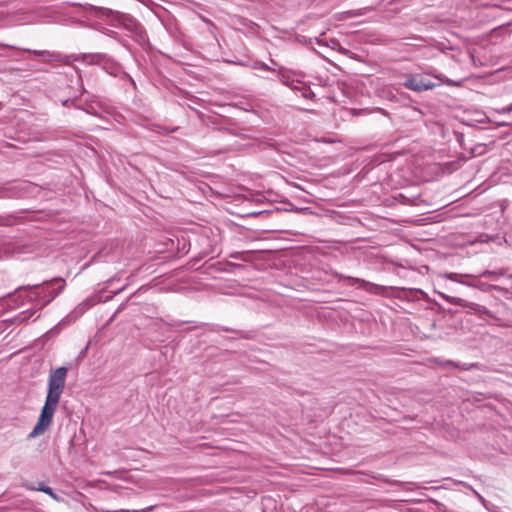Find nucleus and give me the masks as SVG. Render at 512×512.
<instances>
[{
    "label": "nucleus",
    "instance_id": "obj_1",
    "mask_svg": "<svg viewBox=\"0 0 512 512\" xmlns=\"http://www.w3.org/2000/svg\"><path fill=\"white\" fill-rule=\"evenodd\" d=\"M67 373L68 369L66 367H58L50 371L46 400L36 425L28 435L30 439L44 434L51 426L61 395L65 389Z\"/></svg>",
    "mask_w": 512,
    "mask_h": 512
},
{
    "label": "nucleus",
    "instance_id": "obj_2",
    "mask_svg": "<svg viewBox=\"0 0 512 512\" xmlns=\"http://www.w3.org/2000/svg\"><path fill=\"white\" fill-rule=\"evenodd\" d=\"M441 84L458 86L460 83H455L452 80L445 78L442 74L437 73L435 69H430L424 72V74L405 75L402 85L414 92H423L432 90Z\"/></svg>",
    "mask_w": 512,
    "mask_h": 512
},
{
    "label": "nucleus",
    "instance_id": "obj_3",
    "mask_svg": "<svg viewBox=\"0 0 512 512\" xmlns=\"http://www.w3.org/2000/svg\"><path fill=\"white\" fill-rule=\"evenodd\" d=\"M41 293L43 295V302L38 309H43L52 300H54L65 288L66 282L62 278H54L50 281H44Z\"/></svg>",
    "mask_w": 512,
    "mask_h": 512
},
{
    "label": "nucleus",
    "instance_id": "obj_4",
    "mask_svg": "<svg viewBox=\"0 0 512 512\" xmlns=\"http://www.w3.org/2000/svg\"><path fill=\"white\" fill-rule=\"evenodd\" d=\"M345 280L348 281V284L351 286H358L360 288H363L364 290L374 293V294H380V295H388V290L394 289V287H386L381 286L377 284L370 283L368 281L359 279V278H353V277H344Z\"/></svg>",
    "mask_w": 512,
    "mask_h": 512
},
{
    "label": "nucleus",
    "instance_id": "obj_5",
    "mask_svg": "<svg viewBox=\"0 0 512 512\" xmlns=\"http://www.w3.org/2000/svg\"><path fill=\"white\" fill-rule=\"evenodd\" d=\"M440 296L442 299H444L449 304L468 308L469 312L472 314H475V312L478 311V308L480 307V304H477L474 302H467L466 300H464L462 298L449 296V295H446L443 293H441Z\"/></svg>",
    "mask_w": 512,
    "mask_h": 512
},
{
    "label": "nucleus",
    "instance_id": "obj_6",
    "mask_svg": "<svg viewBox=\"0 0 512 512\" xmlns=\"http://www.w3.org/2000/svg\"><path fill=\"white\" fill-rule=\"evenodd\" d=\"M35 56L37 57H40L42 58L44 61H47V62H52V61H63L65 62L66 64H69L70 63V59L73 57V56H66V57H62L59 53H55V52H49V51H39V50H34V51H31Z\"/></svg>",
    "mask_w": 512,
    "mask_h": 512
},
{
    "label": "nucleus",
    "instance_id": "obj_7",
    "mask_svg": "<svg viewBox=\"0 0 512 512\" xmlns=\"http://www.w3.org/2000/svg\"><path fill=\"white\" fill-rule=\"evenodd\" d=\"M41 284L36 285H28L26 287H20L19 289H26L29 291L28 298L29 301L34 303V307L36 310H39L40 304L43 302V295L41 291H38L41 288Z\"/></svg>",
    "mask_w": 512,
    "mask_h": 512
},
{
    "label": "nucleus",
    "instance_id": "obj_8",
    "mask_svg": "<svg viewBox=\"0 0 512 512\" xmlns=\"http://www.w3.org/2000/svg\"><path fill=\"white\" fill-rule=\"evenodd\" d=\"M435 362L443 368L461 369L464 371H469L475 367L474 364H461L452 360H435Z\"/></svg>",
    "mask_w": 512,
    "mask_h": 512
},
{
    "label": "nucleus",
    "instance_id": "obj_9",
    "mask_svg": "<svg viewBox=\"0 0 512 512\" xmlns=\"http://www.w3.org/2000/svg\"><path fill=\"white\" fill-rule=\"evenodd\" d=\"M477 289L482 292H490L492 290H495V291L502 293L505 296L509 293V290L504 287L494 285V284H489L486 282H482V281H480V279L477 282Z\"/></svg>",
    "mask_w": 512,
    "mask_h": 512
},
{
    "label": "nucleus",
    "instance_id": "obj_10",
    "mask_svg": "<svg viewBox=\"0 0 512 512\" xmlns=\"http://www.w3.org/2000/svg\"><path fill=\"white\" fill-rule=\"evenodd\" d=\"M83 61L88 64H101V63H109V59L105 54H85L83 55Z\"/></svg>",
    "mask_w": 512,
    "mask_h": 512
},
{
    "label": "nucleus",
    "instance_id": "obj_11",
    "mask_svg": "<svg viewBox=\"0 0 512 512\" xmlns=\"http://www.w3.org/2000/svg\"><path fill=\"white\" fill-rule=\"evenodd\" d=\"M278 78L284 85L294 90L298 88V85L295 84V81L292 79L290 73L287 72L283 67L278 69Z\"/></svg>",
    "mask_w": 512,
    "mask_h": 512
},
{
    "label": "nucleus",
    "instance_id": "obj_12",
    "mask_svg": "<svg viewBox=\"0 0 512 512\" xmlns=\"http://www.w3.org/2000/svg\"><path fill=\"white\" fill-rule=\"evenodd\" d=\"M124 26L126 29L130 30L131 32H134L140 38H143L142 27L134 18L126 17Z\"/></svg>",
    "mask_w": 512,
    "mask_h": 512
},
{
    "label": "nucleus",
    "instance_id": "obj_13",
    "mask_svg": "<svg viewBox=\"0 0 512 512\" xmlns=\"http://www.w3.org/2000/svg\"><path fill=\"white\" fill-rule=\"evenodd\" d=\"M506 275V269L500 268L497 270H485L481 274H479V277L481 278H488L492 281H496L500 276Z\"/></svg>",
    "mask_w": 512,
    "mask_h": 512
},
{
    "label": "nucleus",
    "instance_id": "obj_14",
    "mask_svg": "<svg viewBox=\"0 0 512 512\" xmlns=\"http://www.w3.org/2000/svg\"><path fill=\"white\" fill-rule=\"evenodd\" d=\"M444 277L451 281L465 284L464 278L470 277V274L446 273Z\"/></svg>",
    "mask_w": 512,
    "mask_h": 512
},
{
    "label": "nucleus",
    "instance_id": "obj_15",
    "mask_svg": "<svg viewBox=\"0 0 512 512\" xmlns=\"http://www.w3.org/2000/svg\"><path fill=\"white\" fill-rule=\"evenodd\" d=\"M475 315L484 320H486L487 318L496 319L493 313L483 305H480L478 311L475 312Z\"/></svg>",
    "mask_w": 512,
    "mask_h": 512
},
{
    "label": "nucleus",
    "instance_id": "obj_16",
    "mask_svg": "<svg viewBox=\"0 0 512 512\" xmlns=\"http://www.w3.org/2000/svg\"><path fill=\"white\" fill-rule=\"evenodd\" d=\"M38 310H36L35 308L33 309H28L26 311H22L21 313H19L15 320L18 321V322H24V321H27L29 320Z\"/></svg>",
    "mask_w": 512,
    "mask_h": 512
},
{
    "label": "nucleus",
    "instance_id": "obj_17",
    "mask_svg": "<svg viewBox=\"0 0 512 512\" xmlns=\"http://www.w3.org/2000/svg\"><path fill=\"white\" fill-rule=\"evenodd\" d=\"M397 289L400 290L407 298L408 297H417L418 294H420L421 296L425 295V293L421 289H415V288H409V289L397 288Z\"/></svg>",
    "mask_w": 512,
    "mask_h": 512
},
{
    "label": "nucleus",
    "instance_id": "obj_18",
    "mask_svg": "<svg viewBox=\"0 0 512 512\" xmlns=\"http://www.w3.org/2000/svg\"><path fill=\"white\" fill-rule=\"evenodd\" d=\"M23 487L26 488L27 490L40 491V492H44V493L47 490V488H49L44 482L38 483L37 486H33L31 484L25 483V484H23Z\"/></svg>",
    "mask_w": 512,
    "mask_h": 512
},
{
    "label": "nucleus",
    "instance_id": "obj_19",
    "mask_svg": "<svg viewBox=\"0 0 512 512\" xmlns=\"http://www.w3.org/2000/svg\"><path fill=\"white\" fill-rule=\"evenodd\" d=\"M251 68L255 70L274 71V68L270 67L262 61H254L251 65Z\"/></svg>",
    "mask_w": 512,
    "mask_h": 512
},
{
    "label": "nucleus",
    "instance_id": "obj_20",
    "mask_svg": "<svg viewBox=\"0 0 512 512\" xmlns=\"http://www.w3.org/2000/svg\"><path fill=\"white\" fill-rule=\"evenodd\" d=\"M94 304V302L90 301V300H86L84 301L83 303H81L76 309H75V313L77 315H81L83 314L87 309H89L90 307H92Z\"/></svg>",
    "mask_w": 512,
    "mask_h": 512
},
{
    "label": "nucleus",
    "instance_id": "obj_21",
    "mask_svg": "<svg viewBox=\"0 0 512 512\" xmlns=\"http://www.w3.org/2000/svg\"><path fill=\"white\" fill-rule=\"evenodd\" d=\"M296 90H299L302 96L306 99H311L314 96L313 91L306 85L298 86Z\"/></svg>",
    "mask_w": 512,
    "mask_h": 512
},
{
    "label": "nucleus",
    "instance_id": "obj_22",
    "mask_svg": "<svg viewBox=\"0 0 512 512\" xmlns=\"http://www.w3.org/2000/svg\"><path fill=\"white\" fill-rule=\"evenodd\" d=\"M493 111L501 115L510 114L512 112V102L507 106L494 108Z\"/></svg>",
    "mask_w": 512,
    "mask_h": 512
},
{
    "label": "nucleus",
    "instance_id": "obj_23",
    "mask_svg": "<svg viewBox=\"0 0 512 512\" xmlns=\"http://www.w3.org/2000/svg\"><path fill=\"white\" fill-rule=\"evenodd\" d=\"M467 278H468V279H471V281H465V284H464V285H466V286H468V287H472V288L477 289V282H478V280H479L481 277H479V275H478V276H476V275H471V274H470V277H467Z\"/></svg>",
    "mask_w": 512,
    "mask_h": 512
},
{
    "label": "nucleus",
    "instance_id": "obj_24",
    "mask_svg": "<svg viewBox=\"0 0 512 512\" xmlns=\"http://www.w3.org/2000/svg\"><path fill=\"white\" fill-rule=\"evenodd\" d=\"M61 104L65 107H69V106H74L75 108L77 109H80L81 107L79 105L76 104V100L75 99H64V100H61Z\"/></svg>",
    "mask_w": 512,
    "mask_h": 512
},
{
    "label": "nucleus",
    "instance_id": "obj_25",
    "mask_svg": "<svg viewBox=\"0 0 512 512\" xmlns=\"http://www.w3.org/2000/svg\"><path fill=\"white\" fill-rule=\"evenodd\" d=\"M80 109H82V107ZM83 110L88 114L99 116V113L93 104L87 105Z\"/></svg>",
    "mask_w": 512,
    "mask_h": 512
},
{
    "label": "nucleus",
    "instance_id": "obj_26",
    "mask_svg": "<svg viewBox=\"0 0 512 512\" xmlns=\"http://www.w3.org/2000/svg\"><path fill=\"white\" fill-rule=\"evenodd\" d=\"M154 509V506H149L145 509H140V510H125V509H121V510H115V511H106V512H148V511H152Z\"/></svg>",
    "mask_w": 512,
    "mask_h": 512
},
{
    "label": "nucleus",
    "instance_id": "obj_27",
    "mask_svg": "<svg viewBox=\"0 0 512 512\" xmlns=\"http://www.w3.org/2000/svg\"><path fill=\"white\" fill-rule=\"evenodd\" d=\"M244 255H245V252H233L229 255V257L238 259V260H242V261H246L247 259L245 258Z\"/></svg>",
    "mask_w": 512,
    "mask_h": 512
},
{
    "label": "nucleus",
    "instance_id": "obj_28",
    "mask_svg": "<svg viewBox=\"0 0 512 512\" xmlns=\"http://www.w3.org/2000/svg\"><path fill=\"white\" fill-rule=\"evenodd\" d=\"M45 494L49 495L51 498H53L54 500H56L58 502L61 500V498L57 494H55L50 487L47 488V490L45 491Z\"/></svg>",
    "mask_w": 512,
    "mask_h": 512
},
{
    "label": "nucleus",
    "instance_id": "obj_29",
    "mask_svg": "<svg viewBox=\"0 0 512 512\" xmlns=\"http://www.w3.org/2000/svg\"><path fill=\"white\" fill-rule=\"evenodd\" d=\"M498 126H499V127L512 126V122H505V121H503V122H499V123H498Z\"/></svg>",
    "mask_w": 512,
    "mask_h": 512
},
{
    "label": "nucleus",
    "instance_id": "obj_30",
    "mask_svg": "<svg viewBox=\"0 0 512 512\" xmlns=\"http://www.w3.org/2000/svg\"><path fill=\"white\" fill-rule=\"evenodd\" d=\"M210 252H211V251H205V252H203V256L208 255Z\"/></svg>",
    "mask_w": 512,
    "mask_h": 512
},
{
    "label": "nucleus",
    "instance_id": "obj_31",
    "mask_svg": "<svg viewBox=\"0 0 512 512\" xmlns=\"http://www.w3.org/2000/svg\"><path fill=\"white\" fill-rule=\"evenodd\" d=\"M271 63H272L274 66H276V65H277V63H276L274 60H271Z\"/></svg>",
    "mask_w": 512,
    "mask_h": 512
},
{
    "label": "nucleus",
    "instance_id": "obj_32",
    "mask_svg": "<svg viewBox=\"0 0 512 512\" xmlns=\"http://www.w3.org/2000/svg\"><path fill=\"white\" fill-rule=\"evenodd\" d=\"M508 278L512 279V274L508 275Z\"/></svg>",
    "mask_w": 512,
    "mask_h": 512
}]
</instances>
